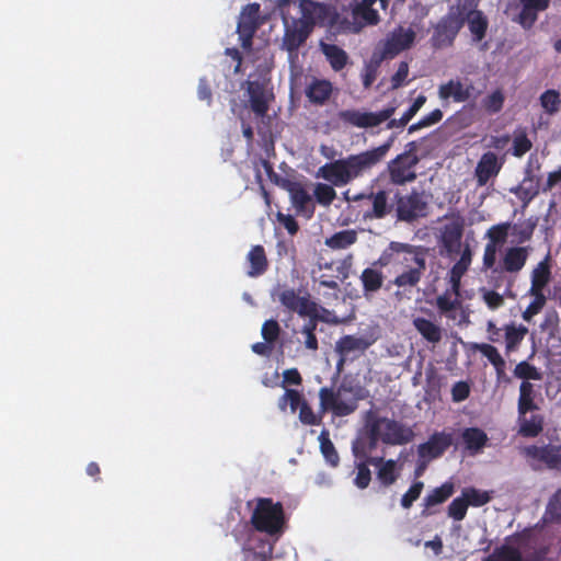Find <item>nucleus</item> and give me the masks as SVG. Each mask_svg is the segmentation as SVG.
Listing matches in <instances>:
<instances>
[{"instance_id": "nucleus-20", "label": "nucleus", "mask_w": 561, "mask_h": 561, "mask_svg": "<svg viewBox=\"0 0 561 561\" xmlns=\"http://www.w3.org/2000/svg\"><path fill=\"white\" fill-rule=\"evenodd\" d=\"M279 300L286 308L296 311L300 316L318 314V306L307 297L298 296L294 290H284L279 295Z\"/></svg>"}, {"instance_id": "nucleus-21", "label": "nucleus", "mask_w": 561, "mask_h": 561, "mask_svg": "<svg viewBox=\"0 0 561 561\" xmlns=\"http://www.w3.org/2000/svg\"><path fill=\"white\" fill-rule=\"evenodd\" d=\"M502 162L494 152H485L479 160L476 168V178L480 186L488 183L491 178L499 174Z\"/></svg>"}, {"instance_id": "nucleus-44", "label": "nucleus", "mask_w": 561, "mask_h": 561, "mask_svg": "<svg viewBox=\"0 0 561 561\" xmlns=\"http://www.w3.org/2000/svg\"><path fill=\"white\" fill-rule=\"evenodd\" d=\"M524 416L525 415L520 416V433L530 437L538 435L542 430V419L538 415H534L529 420H526Z\"/></svg>"}, {"instance_id": "nucleus-2", "label": "nucleus", "mask_w": 561, "mask_h": 561, "mask_svg": "<svg viewBox=\"0 0 561 561\" xmlns=\"http://www.w3.org/2000/svg\"><path fill=\"white\" fill-rule=\"evenodd\" d=\"M319 398L323 411H330L335 416H346L357 409L364 394L360 387L342 383L336 388H321Z\"/></svg>"}, {"instance_id": "nucleus-18", "label": "nucleus", "mask_w": 561, "mask_h": 561, "mask_svg": "<svg viewBox=\"0 0 561 561\" xmlns=\"http://www.w3.org/2000/svg\"><path fill=\"white\" fill-rule=\"evenodd\" d=\"M529 253L528 247L507 248L501 260L502 270L507 273H518L525 266Z\"/></svg>"}, {"instance_id": "nucleus-53", "label": "nucleus", "mask_w": 561, "mask_h": 561, "mask_svg": "<svg viewBox=\"0 0 561 561\" xmlns=\"http://www.w3.org/2000/svg\"><path fill=\"white\" fill-rule=\"evenodd\" d=\"M371 480V472L367 465L365 463H358L355 469V478L354 482L355 485L359 489H365L368 486L369 482Z\"/></svg>"}, {"instance_id": "nucleus-22", "label": "nucleus", "mask_w": 561, "mask_h": 561, "mask_svg": "<svg viewBox=\"0 0 561 561\" xmlns=\"http://www.w3.org/2000/svg\"><path fill=\"white\" fill-rule=\"evenodd\" d=\"M373 339L346 335L337 341L336 352L343 357L362 353L373 344Z\"/></svg>"}, {"instance_id": "nucleus-57", "label": "nucleus", "mask_w": 561, "mask_h": 561, "mask_svg": "<svg viewBox=\"0 0 561 561\" xmlns=\"http://www.w3.org/2000/svg\"><path fill=\"white\" fill-rule=\"evenodd\" d=\"M501 245L488 242L484 248L483 253V267L484 268H492L496 262V254Z\"/></svg>"}, {"instance_id": "nucleus-28", "label": "nucleus", "mask_w": 561, "mask_h": 561, "mask_svg": "<svg viewBox=\"0 0 561 561\" xmlns=\"http://www.w3.org/2000/svg\"><path fill=\"white\" fill-rule=\"evenodd\" d=\"M471 264V251L466 248L448 274L449 287L460 289V280Z\"/></svg>"}, {"instance_id": "nucleus-48", "label": "nucleus", "mask_w": 561, "mask_h": 561, "mask_svg": "<svg viewBox=\"0 0 561 561\" xmlns=\"http://www.w3.org/2000/svg\"><path fill=\"white\" fill-rule=\"evenodd\" d=\"M469 502L465 495L455 499L448 506V514L455 520H462L466 517Z\"/></svg>"}, {"instance_id": "nucleus-10", "label": "nucleus", "mask_w": 561, "mask_h": 561, "mask_svg": "<svg viewBox=\"0 0 561 561\" xmlns=\"http://www.w3.org/2000/svg\"><path fill=\"white\" fill-rule=\"evenodd\" d=\"M479 93L473 83L468 79H450L438 87V96L443 101L453 100L454 102L462 103L476 99Z\"/></svg>"}, {"instance_id": "nucleus-61", "label": "nucleus", "mask_w": 561, "mask_h": 561, "mask_svg": "<svg viewBox=\"0 0 561 561\" xmlns=\"http://www.w3.org/2000/svg\"><path fill=\"white\" fill-rule=\"evenodd\" d=\"M373 208L376 217H382L387 210V197L385 192H379L373 197Z\"/></svg>"}, {"instance_id": "nucleus-47", "label": "nucleus", "mask_w": 561, "mask_h": 561, "mask_svg": "<svg viewBox=\"0 0 561 561\" xmlns=\"http://www.w3.org/2000/svg\"><path fill=\"white\" fill-rule=\"evenodd\" d=\"M545 519L547 522H560L561 520V493H553L547 510L545 513Z\"/></svg>"}, {"instance_id": "nucleus-37", "label": "nucleus", "mask_w": 561, "mask_h": 561, "mask_svg": "<svg viewBox=\"0 0 561 561\" xmlns=\"http://www.w3.org/2000/svg\"><path fill=\"white\" fill-rule=\"evenodd\" d=\"M356 241V233L352 230L340 231L325 240L331 249H345Z\"/></svg>"}, {"instance_id": "nucleus-6", "label": "nucleus", "mask_w": 561, "mask_h": 561, "mask_svg": "<svg viewBox=\"0 0 561 561\" xmlns=\"http://www.w3.org/2000/svg\"><path fill=\"white\" fill-rule=\"evenodd\" d=\"M377 0H354L350 4V18L346 19V28L358 33L366 26L378 24L380 18L375 8Z\"/></svg>"}, {"instance_id": "nucleus-13", "label": "nucleus", "mask_w": 561, "mask_h": 561, "mask_svg": "<svg viewBox=\"0 0 561 561\" xmlns=\"http://www.w3.org/2000/svg\"><path fill=\"white\" fill-rule=\"evenodd\" d=\"M439 312L448 319L461 323L466 320V313L460 300L459 289L449 287L436 298Z\"/></svg>"}, {"instance_id": "nucleus-51", "label": "nucleus", "mask_w": 561, "mask_h": 561, "mask_svg": "<svg viewBox=\"0 0 561 561\" xmlns=\"http://www.w3.org/2000/svg\"><path fill=\"white\" fill-rule=\"evenodd\" d=\"M289 193L293 204L299 209H304L311 202L310 195L298 185L291 186Z\"/></svg>"}, {"instance_id": "nucleus-31", "label": "nucleus", "mask_w": 561, "mask_h": 561, "mask_svg": "<svg viewBox=\"0 0 561 561\" xmlns=\"http://www.w3.org/2000/svg\"><path fill=\"white\" fill-rule=\"evenodd\" d=\"M321 50L329 60L331 67L339 71L344 68L347 62V54L340 47L333 44L321 43Z\"/></svg>"}, {"instance_id": "nucleus-59", "label": "nucleus", "mask_w": 561, "mask_h": 561, "mask_svg": "<svg viewBox=\"0 0 561 561\" xmlns=\"http://www.w3.org/2000/svg\"><path fill=\"white\" fill-rule=\"evenodd\" d=\"M470 388L465 381H458L453 386L451 396L455 402H461L469 397Z\"/></svg>"}, {"instance_id": "nucleus-62", "label": "nucleus", "mask_w": 561, "mask_h": 561, "mask_svg": "<svg viewBox=\"0 0 561 561\" xmlns=\"http://www.w3.org/2000/svg\"><path fill=\"white\" fill-rule=\"evenodd\" d=\"M316 329V323L313 321H309L308 324H306L302 329V334L306 336L305 345L309 350H317L318 348V341L313 334V331Z\"/></svg>"}, {"instance_id": "nucleus-9", "label": "nucleus", "mask_w": 561, "mask_h": 561, "mask_svg": "<svg viewBox=\"0 0 561 561\" xmlns=\"http://www.w3.org/2000/svg\"><path fill=\"white\" fill-rule=\"evenodd\" d=\"M477 7L478 0H459L456 10L458 16L462 18V22L465 20L468 22L473 39L479 42L485 34L488 22L482 12L477 10Z\"/></svg>"}, {"instance_id": "nucleus-14", "label": "nucleus", "mask_w": 561, "mask_h": 561, "mask_svg": "<svg viewBox=\"0 0 561 561\" xmlns=\"http://www.w3.org/2000/svg\"><path fill=\"white\" fill-rule=\"evenodd\" d=\"M394 113V107H387L380 112H359L346 111L342 113V118L359 128L374 127L389 119Z\"/></svg>"}, {"instance_id": "nucleus-15", "label": "nucleus", "mask_w": 561, "mask_h": 561, "mask_svg": "<svg viewBox=\"0 0 561 561\" xmlns=\"http://www.w3.org/2000/svg\"><path fill=\"white\" fill-rule=\"evenodd\" d=\"M376 470L377 480L385 488L392 485L400 476L402 463L399 460L374 457L368 460Z\"/></svg>"}, {"instance_id": "nucleus-50", "label": "nucleus", "mask_w": 561, "mask_h": 561, "mask_svg": "<svg viewBox=\"0 0 561 561\" xmlns=\"http://www.w3.org/2000/svg\"><path fill=\"white\" fill-rule=\"evenodd\" d=\"M531 148V142L523 131L516 133L513 140V154L522 157Z\"/></svg>"}, {"instance_id": "nucleus-58", "label": "nucleus", "mask_w": 561, "mask_h": 561, "mask_svg": "<svg viewBox=\"0 0 561 561\" xmlns=\"http://www.w3.org/2000/svg\"><path fill=\"white\" fill-rule=\"evenodd\" d=\"M538 193V186L530 179H525L518 186L517 194L523 199H531Z\"/></svg>"}, {"instance_id": "nucleus-63", "label": "nucleus", "mask_w": 561, "mask_h": 561, "mask_svg": "<svg viewBox=\"0 0 561 561\" xmlns=\"http://www.w3.org/2000/svg\"><path fill=\"white\" fill-rule=\"evenodd\" d=\"M465 495L467 501L469 502V505L471 506H482L486 503H489L492 499L491 493H461Z\"/></svg>"}, {"instance_id": "nucleus-35", "label": "nucleus", "mask_w": 561, "mask_h": 561, "mask_svg": "<svg viewBox=\"0 0 561 561\" xmlns=\"http://www.w3.org/2000/svg\"><path fill=\"white\" fill-rule=\"evenodd\" d=\"M248 260L251 264V270L248 272L250 276L262 274L266 268V257L262 247H254L248 254Z\"/></svg>"}, {"instance_id": "nucleus-1", "label": "nucleus", "mask_w": 561, "mask_h": 561, "mask_svg": "<svg viewBox=\"0 0 561 561\" xmlns=\"http://www.w3.org/2000/svg\"><path fill=\"white\" fill-rule=\"evenodd\" d=\"M390 146L391 142L389 141L371 150L327 163L318 170L317 176L331 182L335 186L346 185L382 161Z\"/></svg>"}, {"instance_id": "nucleus-30", "label": "nucleus", "mask_w": 561, "mask_h": 561, "mask_svg": "<svg viewBox=\"0 0 561 561\" xmlns=\"http://www.w3.org/2000/svg\"><path fill=\"white\" fill-rule=\"evenodd\" d=\"M413 324L417 332L428 342L437 343L442 340L443 331L439 325L425 318H415Z\"/></svg>"}, {"instance_id": "nucleus-34", "label": "nucleus", "mask_w": 561, "mask_h": 561, "mask_svg": "<svg viewBox=\"0 0 561 561\" xmlns=\"http://www.w3.org/2000/svg\"><path fill=\"white\" fill-rule=\"evenodd\" d=\"M528 333V329L524 325L508 324L505 327V344L506 351L513 352L515 351L520 342L524 340L526 334Z\"/></svg>"}, {"instance_id": "nucleus-29", "label": "nucleus", "mask_w": 561, "mask_h": 561, "mask_svg": "<svg viewBox=\"0 0 561 561\" xmlns=\"http://www.w3.org/2000/svg\"><path fill=\"white\" fill-rule=\"evenodd\" d=\"M332 93V84L328 80L314 79L308 85L306 94L311 102L323 103Z\"/></svg>"}, {"instance_id": "nucleus-36", "label": "nucleus", "mask_w": 561, "mask_h": 561, "mask_svg": "<svg viewBox=\"0 0 561 561\" xmlns=\"http://www.w3.org/2000/svg\"><path fill=\"white\" fill-rule=\"evenodd\" d=\"M483 561H524L520 551L512 546L504 545L497 548Z\"/></svg>"}, {"instance_id": "nucleus-60", "label": "nucleus", "mask_w": 561, "mask_h": 561, "mask_svg": "<svg viewBox=\"0 0 561 561\" xmlns=\"http://www.w3.org/2000/svg\"><path fill=\"white\" fill-rule=\"evenodd\" d=\"M278 333L279 327L274 320L266 321L262 327V336L267 342L274 341L278 336Z\"/></svg>"}, {"instance_id": "nucleus-11", "label": "nucleus", "mask_w": 561, "mask_h": 561, "mask_svg": "<svg viewBox=\"0 0 561 561\" xmlns=\"http://www.w3.org/2000/svg\"><path fill=\"white\" fill-rule=\"evenodd\" d=\"M299 7L304 23L307 25H331L336 18L335 11L323 3L311 0H300Z\"/></svg>"}, {"instance_id": "nucleus-7", "label": "nucleus", "mask_w": 561, "mask_h": 561, "mask_svg": "<svg viewBox=\"0 0 561 561\" xmlns=\"http://www.w3.org/2000/svg\"><path fill=\"white\" fill-rule=\"evenodd\" d=\"M416 33L417 27L415 25L394 28L383 43L381 58H393L399 53L412 47Z\"/></svg>"}, {"instance_id": "nucleus-24", "label": "nucleus", "mask_w": 561, "mask_h": 561, "mask_svg": "<svg viewBox=\"0 0 561 561\" xmlns=\"http://www.w3.org/2000/svg\"><path fill=\"white\" fill-rule=\"evenodd\" d=\"M461 439L466 449L471 455L480 453L489 440L485 432L478 427H469L463 430Z\"/></svg>"}, {"instance_id": "nucleus-54", "label": "nucleus", "mask_w": 561, "mask_h": 561, "mask_svg": "<svg viewBox=\"0 0 561 561\" xmlns=\"http://www.w3.org/2000/svg\"><path fill=\"white\" fill-rule=\"evenodd\" d=\"M443 118V113L440 110H434L428 115L423 117L419 123L413 124L409 127V133H413L420 128L432 126L438 123Z\"/></svg>"}, {"instance_id": "nucleus-8", "label": "nucleus", "mask_w": 561, "mask_h": 561, "mask_svg": "<svg viewBox=\"0 0 561 561\" xmlns=\"http://www.w3.org/2000/svg\"><path fill=\"white\" fill-rule=\"evenodd\" d=\"M462 26V18L458 16L456 5L442 19L434 31L432 41L437 48L450 46Z\"/></svg>"}, {"instance_id": "nucleus-23", "label": "nucleus", "mask_w": 561, "mask_h": 561, "mask_svg": "<svg viewBox=\"0 0 561 561\" xmlns=\"http://www.w3.org/2000/svg\"><path fill=\"white\" fill-rule=\"evenodd\" d=\"M248 92L252 110L257 115H264L271 100V94L267 92L265 87L259 82H249Z\"/></svg>"}, {"instance_id": "nucleus-4", "label": "nucleus", "mask_w": 561, "mask_h": 561, "mask_svg": "<svg viewBox=\"0 0 561 561\" xmlns=\"http://www.w3.org/2000/svg\"><path fill=\"white\" fill-rule=\"evenodd\" d=\"M391 249L399 255L402 253V259L398 257V261L405 267L398 274L394 279V284L398 287L416 285L425 268L424 259L407 244L391 243Z\"/></svg>"}, {"instance_id": "nucleus-55", "label": "nucleus", "mask_w": 561, "mask_h": 561, "mask_svg": "<svg viewBox=\"0 0 561 561\" xmlns=\"http://www.w3.org/2000/svg\"><path fill=\"white\" fill-rule=\"evenodd\" d=\"M454 493H430L425 499L423 515L434 514L431 507L444 503Z\"/></svg>"}, {"instance_id": "nucleus-27", "label": "nucleus", "mask_w": 561, "mask_h": 561, "mask_svg": "<svg viewBox=\"0 0 561 561\" xmlns=\"http://www.w3.org/2000/svg\"><path fill=\"white\" fill-rule=\"evenodd\" d=\"M526 454L530 457L543 461L549 468H561V454L553 448L530 446L525 449Z\"/></svg>"}, {"instance_id": "nucleus-3", "label": "nucleus", "mask_w": 561, "mask_h": 561, "mask_svg": "<svg viewBox=\"0 0 561 561\" xmlns=\"http://www.w3.org/2000/svg\"><path fill=\"white\" fill-rule=\"evenodd\" d=\"M250 523L259 533L278 536L285 526V513L282 503L272 499L259 497L252 511Z\"/></svg>"}, {"instance_id": "nucleus-43", "label": "nucleus", "mask_w": 561, "mask_h": 561, "mask_svg": "<svg viewBox=\"0 0 561 561\" xmlns=\"http://www.w3.org/2000/svg\"><path fill=\"white\" fill-rule=\"evenodd\" d=\"M540 104L548 114H556L559 111L561 101L556 90H548L540 96Z\"/></svg>"}, {"instance_id": "nucleus-19", "label": "nucleus", "mask_w": 561, "mask_h": 561, "mask_svg": "<svg viewBox=\"0 0 561 561\" xmlns=\"http://www.w3.org/2000/svg\"><path fill=\"white\" fill-rule=\"evenodd\" d=\"M259 13L260 5L257 3H251L248 4L240 14L238 32L243 41L244 47L249 44L250 38L255 31Z\"/></svg>"}, {"instance_id": "nucleus-56", "label": "nucleus", "mask_w": 561, "mask_h": 561, "mask_svg": "<svg viewBox=\"0 0 561 561\" xmlns=\"http://www.w3.org/2000/svg\"><path fill=\"white\" fill-rule=\"evenodd\" d=\"M489 241L499 245H503L506 241L507 237V226H494L491 229H489L486 233Z\"/></svg>"}, {"instance_id": "nucleus-52", "label": "nucleus", "mask_w": 561, "mask_h": 561, "mask_svg": "<svg viewBox=\"0 0 561 561\" xmlns=\"http://www.w3.org/2000/svg\"><path fill=\"white\" fill-rule=\"evenodd\" d=\"M480 294L482 296L483 301L491 310L499 309L504 304V297L496 291L486 288H481Z\"/></svg>"}, {"instance_id": "nucleus-32", "label": "nucleus", "mask_w": 561, "mask_h": 561, "mask_svg": "<svg viewBox=\"0 0 561 561\" xmlns=\"http://www.w3.org/2000/svg\"><path fill=\"white\" fill-rule=\"evenodd\" d=\"M473 348L479 351L482 355H484L491 362V364L494 366V368L496 370L499 378L504 375L505 360L503 359V357L501 356V354L494 346H492L490 344L482 343V344H474Z\"/></svg>"}, {"instance_id": "nucleus-25", "label": "nucleus", "mask_w": 561, "mask_h": 561, "mask_svg": "<svg viewBox=\"0 0 561 561\" xmlns=\"http://www.w3.org/2000/svg\"><path fill=\"white\" fill-rule=\"evenodd\" d=\"M530 278L531 286L528 293H543V288L549 284L551 278L548 256L534 267Z\"/></svg>"}, {"instance_id": "nucleus-38", "label": "nucleus", "mask_w": 561, "mask_h": 561, "mask_svg": "<svg viewBox=\"0 0 561 561\" xmlns=\"http://www.w3.org/2000/svg\"><path fill=\"white\" fill-rule=\"evenodd\" d=\"M304 402L305 400L300 392L297 390L287 389L284 396L279 399L278 407L282 411H286L287 407H289L290 412L295 413L296 410L300 409Z\"/></svg>"}, {"instance_id": "nucleus-5", "label": "nucleus", "mask_w": 561, "mask_h": 561, "mask_svg": "<svg viewBox=\"0 0 561 561\" xmlns=\"http://www.w3.org/2000/svg\"><path fill=\"white\" fill-rule=\"evenodd\" d=\"M373 443L382 440L390 445H401L412 438V431L387 417H371L368 422Z\"/></svg>"}, {"instance_id": "nucleus-39", "label": "nucleus", "mask_w": 561, "mask_h": 561, "mask_svg": "<svg viewBox=\"0 0 561 561\" xmlns=\"http://www.w3.org/2000/svg\"><path fill=\"white\" fill-rule=\"evenodd\" d=\"M505 101L504 92L496 89L482 100V107L490 114L500 112Z\"/></svg>"}, {"instance_id": "nucleus-42", "label": "nucleus", "mask_w": 561, "mask_h": 561, "mask_svg": "<svg viewBox=\"0 0 561 561\" xmlns=\"http://www.w3.org/2000/svg\"><path fill=\"white\" fill-rule=\"evenodd\" d=\"M529 295L533 297V300L523 312V319L525 321H530L546 305V296L543 293H529Z\"/></svg>"}, {"instance_id": "nucleus-64", "label": "nucleus", "mask_w": 561, "mask_h": 561, "mask_svg": "<svg viewBox=\"0 0 561 561\" xmlns=\"http://www.w3.org/2000/svg\"><path fill=\"white\" fill-rule=\"evenodd\" d=\"M408 75H409L408 64L401 62L398 67V70L396 71V73L393 75V77L391 79L392 89H398L399 87H401L404 83Z\"/></svg>"}, {"instance_id": "nucleus-12", "label": "nucleus", "mask_w": 561, "mask_h": 561, "mask_svg": "<svg viewBox=\"0 0 561 561\" xmlns=\"http://www.w3.org/2000/svg\"><path fill=\"white\" fill-rule=\"evenodd\" d=\"M450 444V434L444 432L433 434L426 443L419 446V470H423L430 461L442 456Z\"/></svg>"}, {"instance_id": "nucleus-33", "label": "nucleus", "mask_w": 561, "mask_h": 561, "mask_svg": "<svg viewBox=\"0 0 561 561\" xmlns=\"http://www.w3.org/2000/svg\"><path fill=\"white\" fill-rule=\"evenodd\" d=\"M535 391L534 386L529 381H523L519 388V399H518V412L519 415H525L528 411H531L536 408L534 403Z\"/></svg>"}, {"instance_id": "nucleus-40", "label": "nucleus", "mask_w": 561, "mask_h": 561, "mask_svg": "<svg viewBox=\"0 0 561 561\" xmlns=\"http://www.w3.org/2000/svg\"><path fill=\"white\" fill-rule=\"evenodd\" d=\"M462 229L457 222L446 225L443 230V241L449 251L454 250L461 239Z\"/></svg>"}, {"instance_id": "nucleus-49", "label": "nucleus", "mask_w": 561, "mask_h": 561, "mask_svg": "<svg viewBox=\"0 0 561 561\" xmlns=\"http://www.w3.org/2000/svg\"><path fill=\"white\" fill-rule=\"evenodd\" d=\"M320 439V446L321 451L327 459V461L332 465L336 466L339 462V455L333 446V444L330 442L325 433H322L319 437Z\"/></svg>"}, {"instance_id": "nucleus-17", "label": "nucleus", "mask_w": 561, "mask_h": 561, "mask_svg": "<svg viewBox=\"0 0 561 561\" xmlns=\"http://www.w3.org/2000/svg\"><path fill=\"white\" fill-rule=\"evenodd\" d=\"M426 202L419 193H411L398 201V216L402 220H412L416 217L424 216Z\"/></svg>"}, {"instance_id": "nucleus-46", "label": "nucleus", "mask_w": 561, "mask_h": 561, "mask_svg": "<svg viewBox=\"0 0 561 561\" xmlns=\"http://www.w3.org/2000/svg\"><path fill=\"white\" fill-rule=\"evenodd\" d=\"M514 375L517 378L523 379V381H529V382H530V380H540L541 379V374L537 370V368L526 362H522L518 365H516V367L514 369Z\"/></svg>"}, {"instance_id": "nucleus-26", "label": "nucleus", "mask_w": 561, "mask_h": 561, "mask_svg": "<svg viewBox=\"0 0 561 561\" xmlns=\"http://www.w3.org/2000/svg\"><path fill=\"white\" fill-rule=\"evenodd\" d=\"M523 4V10L519 14V23L524 27H530L537 20V12L545 10L549 0H519Z\"/></svg>"}, {"instance_id": "nucleus-16", "label": "nucleus", "mask_w": 561, "mask_h": 561, "mask_svg": "<svg viewBox=\"0 0 561 561\" xmlns=\"http://www.w3.org/2000/svg\"><path fill=\"white\" fill-rule=\"evenodd\" d=\"M416 162L417 159L411 154L398 157L389 164L391 180L397 184H403L414 180V167Z\"/></svg>"}, {"instance_id": "nucleus-41", "label": "nucleus", "mask_w": 561, "mask_h": 561, "mask_svg": "<svg viewBox=\"0 0 561 561\" xmlns=\"http://www.w3.org/2000/svg\"><path fill=\"white\" fill-rule=\"evenodd\" d=\"M360 279L366 291L378 290L383 282L381 272L374 268H366L362 273Z\"/></svg>"}, {"instance_id": "nucleus-45", "label": "nucleus", "mask_w": 561, "mask_h": 561, "mask_svg": "<svg viewBox=\"0 0 561 561\" xmlns=\"http://www.w3.org/2000/svg\"><path fill=\"white\" fill-rule=\"evenodd\" d=\"M313 194L318 203L324 206L330 205L336 196L334 188L324 183H317L314 185Z\"/></svg>"}]
</instances>
